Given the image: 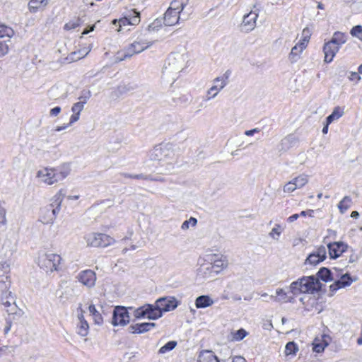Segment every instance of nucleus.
<instances>
[{"label": "nucleus", "instance_id": "nucleus-51", "mask_svg": "<svg viewBox=\"0 0 362 362\" xmlns=\"http://www.w3.org/2000/svg\"><path fill=\"white\" fill-rule=\"evenodd\" d=\"M197 223V220L194 217H190L189 219L186 220L182 223V224L181 226V228L182 230H187L189 228V224H191L192 226H195Z\"/></svg>", "mask_w": 362, "mask_h": 362}, {"label": "nucleus", "instance_id": "nucleus-16", "mask_svg": "<svg viewBox=\"0 0 362 362\" xmlns=\"http://www.w3.org/2000/svg\"><path fill=\"white\" fill-rule=\"evenodd\" d=\"M77 279L83 285L88 288H92L95 284L96 274L90 269H86L81 272Z\"/></svg>", "mask_w": 362, "mask_h": 362}, {"label": "nucleus", "instance_id": "nucleus-20", "mask_svg": "<svg viewBox=\"0 0 362 362\" xmlns=\"http://www.w3.org/2000/svg\"><path fill=\"white\" fill-rule=\"evenodd\" d=\"M327 247L330 258L337 259L346 251L348 245L342 242H334L327 244Z\"/></svg>", "mask_w": 362, "mask_h": 362}, {"label": "nucleus", "instance_id": "nucleus-33", "mask_svg": "<svg viewBox=\"0 0 362 362\" xmlns=\"http://www.w3.org/2000/svg\"><path fill=\"white\" fill-rule=\"evenodd\" d=\"M71 168L69 163H63L57 169V175L59 181L65 179L70 173Z\"/></svg>", "mask_w": 362, "mask_h": 362}, {"label": "nucleus", "instance_id": "nucleus-18", "mask_svg": "<svg viewBox=\"0 0 362 362\" xmlns=\"http://www.w3.org/2000/svg\"><path fill=\"white\" fill-rule=\"evenodd\" d=\"M228 266V260L226 257L221 256V258L214 259V262L203 267V269L208 271L209 274L214 272L218 274Z\"/></svg>", "mask_w": 362, "mask_h": 362}, {"label": "nucleus", "instance_id": "nucleus-29", "mask_svg": "<svg viewBox=\"0 0 362 362\" xmlns=\"http://www.w3.org/2000/svg\"><path fill=\"white\" fill-rule=\"evenodd\" d=\"M84 105L77 102L71 107L73 115L70 117L69 124H72L79 119L80 113L83 110Z\"/></svg>", "mask_w": 362, "mask_h": 362}, {"label": "nucleus", "instance_id": "nucleus-40", "mask_svg": "<svg viewBox=\"0 0 362 362\" xmlns=\"http://www.w3.org/2000/svg\"><path fill=\"white\" fill-rule=\"evenodd\" d=\"M89 332V325L87 321H82V322H78L77 325V333L82 336L86 337Z\"/></svg>", "mask_w": 362, "mask_h": 362}, {"label": "nucleus", "instance_id": "nucleus-1", "mask_svg": "<svg viewBox=\"0 0 362 362\" xmlns=\"http://www.w3.org/2000/svg\"><path fill=\"white\" fill-rule=\"evenodd\" d=\"M173 145L168 143L154 146L150 151L149 158L151 160L158 161L160 166H165V172L171 173L174 169V163L175 161V153Z\"/></svg>", "mask_w": 362, "mask_h": 362}, {"label": "nucleus", "instance_id": "nucleus-45", "mask_svg": "<svg viewBox=\"0 0 362 362\" xmlns=\"http://www.w3.org/2000/svg\"><path fill=\"white\" fill-rule=\"evenodd\" d=\"M232 334L233 341H240L243 339L248 334V333L243 328H240L236 332L232 333Z\"/></svg>", "mask_w": 362, "mask_h": 362}, {"label": "nucleus", "instance_id": "nucleus-7", "mask_svg": "<svg viewBox=\"0 0 362 362\" xmlns=\"http://www.w3.org/2000/svg\"><path fill=\"white\" fill-rule=\"evenodd\" d=\"M140 22V13L136 11L135 9H132L129 11V13L126 14L124 17L119 20L115 19L112 21V23L116 26L117 32H122V28L126 25H136Z\"/></svg>", "mask_w": 362, "mask_h": 362}, {"label": "nucleus", "instance_id": "nucleus-59", "mask_svg": "<svg viewBox=\"0 0 362 362\" xmlns=\"http://www.w3.org/2000/svg\"><path fill=\"white\" fill-rule=\"evenodd\" d=\"M61 112V107H55L50 110L49 115L50 116L54 117L58 115Z\"/></svg>", "mask_w": 362, "mask_h": 362}, {"label": "nucleus", "instance_id": "nucleus-49", "mask_svg": "<svg viewBox=\"0 0 362 362\" xmlns=\"http://www.w3.org/2000/svg\"><path fill=\"white\" fill-rule=\"evenodd\" d=\"M350 33L351 35L358 37L362 41V26L356 25L351 30Z\"/></svg>", "mask_w": 362, "mask_h": 362}, {"label": "nucleus", "instance_id": "nucleus-60", "mask_svg": "<svg viewBox=\"0 0 362 362\" xmlns=\"http://www.w3.org/2000/svg\"><path fill=\"white\" fill-rule=\"evenodd\" d=\"M259 132V129L258 128H255L250 130H247L245 132V134L246 136H252L255 133H257Z\"/></svg>", "mask_w": 362, "mask_h": 362}, {"label": "nucleus", "instance_id": "nucleus-50", "mask_svg": "<svg viewBox=\"0 0 362 362\" xmlns=\"http://www.w3.org/2000/svg\"><path fill=\"white\" fill-rule=\"evenodd\" d=\"M10 272V265L6 262H0V277H3Z\"/></svg>", "mask_w": 362, "mask_h": 362}, {"label": "nucleus", "instance_id": "nucleus-19", "mask_svg": "<svg viewBox=\"0 0 362 362\" xmlns=\"http://www.w3.org/2000/svg\"><path fill=\"white\" fill-rule=\"evenodd\" d=\"M298 141V137L293 134H289L281 141L278 150L280 153H285L290 148L297 146Z\"/></svg>", "mask_w": 362, "mask_h": 362}, {"label": "nucleus", "instance_id": "nucleus-22", "mask_svg": "<svg viewBox=\"0 0 362 362\" xmlns=\"http://www.w3.org/2000/svg\"><path fill=\"white\" fill-rule=\"evenodd\" d=\"M339 49L340 47L332 43L330 41L325 43L323 47V52L325 54L324 61L326 63H330L332 62L334 56L339 52Z\"/></svg>", "mask_w": 362, "mask_h": 362}, {"label": "nucleus", "instance_id": "nucleus-64", "mask_svg": "<svg viewBox=\"0 0 362 362\" xmlns=\"http://www.w3.org/2000/svg\"><path fill=\"white\" fill-rule=\"evenodd\" d=\"M232 362H246L245 359L242 356H235Z\"/></svg>", "mask_w": 362, "mask_h": 362}, {"label": "nucleus", "instance_id": "nucleus-28", "mask_svg": "<svg viewBox=\"0 0 362 362\" xmlns=\"http://www.w3.org/2000/svg\"><path fill=\"white\" fill-rule=\"evenodd\" d=\"M214 304L212 298L207 295L198 296L195 300V305L197 308H205Z\"/></svg>", "mask_w": 362, "mask_h": 362}, {"label": "nucleus", "instance_id": "nucleus-35", "mask_svg": "<svg viewBox=\"0 0 362 362\" xmlns=\"http://www.w3.org/2000/svg\"><path fill=\"white\" fill-rule=\"evenodd\" d=\"M88 310L93 316L95 324L101 325L103 322L101 314L96 310L95 305L91 304L88 307Z\"/></svg>", "mask_w": 362, "mask_h": 362}, {"label": "nucleus", "instance_id": "nucleus-62", "mask_svg": "<svg viewBox=\"0 0 362 362\" xmlns=\"http://www.w3.org/2000/svg\"><path fill=\"white\" fill-rule=\"evenodd\" d=\"M298 217H299V214H293L292 216H289L288 218L287 221L289 223H292L294 221L297 220Z\"/></svg>", "mask_w": 362, "mask_h": 362}, {"label": "nucleus", "instance_id": "nucleus-6", "mask_svg": "<svg viewBox=\"0 0 362 362\" xmlns=\"http://www.w3.org/2000/svg\"><path fill=\"white\" fill-rule=\"evenodd\" d=\"M133 315L136 319L147 318L155 320L161 317L160 311L154 308L153 304H145L134 310Z\"/></svg>", "mask_w": 362, "mask_h": 362}, {"label": "nucleus", "instance_id": "nucleus-34", "mask_svg": "<svg viewBox=\"0 0 362 362\" xmlns=\"http://www.w3.org/2000/svg\"><path fill=\"white\" fill-rule=\"evenodd\" d=\"M317 279H320L325 282H327L333 279L331 271L327 267L320 268L318 272L317 273Z\"/></svg>", "mask_w": 362, "mask_h": 362}, {"label": "nucleus", "instance_id": "nucleus-14", "mask_svg": "<svg viewBox=\"0 0 362 362\" xmlns=\"http://www.w3.org/2000/svg\"><path fill=\"white\" fill-rule=\"evenodd\" d=\"M37 177L43 183L49 185H52L59 181L57 175L56 168H45L40 170L37 173Z\"/></svg>", "mask_w": 362, "mask_h": 362}, {"label": "nucleus", "instance_id": "nucleus-39", "mask_svg": "<svg viewBox=\"0 0 362 362\" xmlns=\"http://www.w3.org/2000/svg\"><path fill=\"white\" fill-rule=\"evenodd\" d=\"M284 227L281 226L280 224H275L274 227L272 229L271 232L269 233L270 238L275 240H278L281 233L284 231Z\"/></svg>", "mask_w": 362, "mask_h": 362}, {"label": "nucleus", "instance_id": "nucleus-13", "mask_svg": "<svg viewBox=\"0 0 362 362\" xmlns=\"http://www.w3.org/2000/svg\"><path fill=\"white\" fill-rule=\"evenodd\" d=\"M154 305V308L161 313V317L164 312H168L175 310L178 306V301L174 297H162L158 298Z\"/></svg>", "mask_w": 362, "mask_h": 362}, {"label": "nucleus", "instance_id": "nucleus-24", "mask_svg": "<svg viewBox=\"0 0 362 362\" xmlns=\"http://www.w3.org/2000/svg\"><path fill=\"white\" fill-rule=\"evenodd\" d=\"M180 11H176V8L169 7L164 14V23L167 26H171L178 23L180 19Z\"/></svg>", "mask_w": 362, "mask_h": 362}, {"label": "nucleus", "instance_id": "nucleus-11", "mask_svg": "<svg viewBox=\"0 0 362 362\" xmlns=\"http://www.w3.org/2000/svg\"><path fill=\"white\" fill-rule=\"evenodd\" d=\"M130 320L128 308L124 306H116L113 310L112 324L113 326H125Z\"/></svg>", "mask_w": 362, "mask_h": 362}, {"label": "nucleus", "instance_id": "nucleus-27", "mask_svg": "<svg viewBox=\"0 0 362 362\" xmlns=\"http://www.w3.org/2000/svg\"><path fill=\"white\" fill-rule=\"evenodd\" d=\"M198 362H219L218 357L212 351H202L198 356Z\"/></svg>", "mask_w": 362, "mask_h": 362}, {"label": "nucleus", "instance_id": "nucleus-46", "mask_svg": "<svg viewBox=\"0 0 362 362\" xmlns=\"http://www.w3.org/2000/svg\"><path fill=\"white\" fill-rule=\"evenodd\" d=\"M90 49L86 50H79L78 52H74L70 54V59L72 61H76L82 57H84L90 52Z\"/></svg>", "mask_w": 362, "mask_h": 362}, {"label": "nucleus", "instance_id": "nucleus-55", "mask_svg": "<svg viewBox=\"0 0 362 362\" xmlns=\"http://www.w3.org/2000/svg\"><path fill=\"white\" fill-rule=\"evenodd\" d=\"M296 189L297 188L292 180L288 182L284 186V192H292Z\"/></svg>", "mask_w": 362, "mask_h": 362}, {"label": "nucleus", "instance_id": "nucleus-61", "mask_svg": "<svg viewBox=\"0 0 362 362\" xmlns=\"http://www.w3.org/2000/svg\"><path fill=\"white\" fill-rule=\"evenodd\" d=\"M6 221V211L4 209H0V222L4 223Z\"/></svg>", "mask_w": 362, "mask_h": 362}, {"label": "nucleus", "instance_id": "nucleus-32", "mask_svg": "<svg viewBox=\"0 0 362 362\" xmlns=\"http://www.w3.org/2000/svg\"><path fill=\"white\" fill-rule=\"evenodd\" d=\"M269 299L276 302L291 301L287 293L282 288H278L276 291V296L270 295Z\"/></svg>", "mask_w": 362, "mask_h": 362}, {"label": "nucleus", "instance_id": "nucleus-36", "mask_svg": "<svg viewBox=\"0 0 362 362\" xmlns=\"http://www.w3.org/2000/svg\"><path fill=\"white\" fill-rule=\"evenodd\" d=\"M352 199L349 196H345L338 204V208L341 214H344L351 206Z\"/></svg>", "mask_w": 362, "mask_h": 362}, {"label": "nucleus", "instance_id": "nucleus-15", "mask_svg": "<svg viewBox=\"0 0 362 362\" xmlns=\"http://www.w3.org/2000/svg\"><path fill=\"white\" fill-rule=\"evenodd\" d=\"M257 17L258 14L252 11L244 15L240 26V30L246 33L253 30L256 27Z\"/></svg>", "mask_w": 362, "mask_h": 362}, {"label": "nucleus", "instance_id": "nucleus-44", "mask_svg": "<svg viewBox=\"0 0 362 362\" xmlns=\"http://www.w3.org/2000/svg\"><path fill=\"white\" fill-rule=\"evenodd\" d=\"M81 23V20L80 18H77L76 19L69 21L64 25V30H71L78 27Z\"/></svg>", "mask_w": 362, "mask_h": 362}, {"label": "nucleus", "instance_id": "nucleus-8", "mask_svg": "<svg viewBox=\"0 0 362 362\" xmlns=\"http://www.w3.org/2000/svg\"><path fill=\"white\" fill-rule=\"evenodd\" d=\"M87 245L92 247H107L114 243V239L104 233H92L86 235Z\"/></svg>", "mask_w": 362, "mask_h": 362}, {"label": "nucleus", "instance_id": "nucleus-52", "mask_svg": "<svg viewBox=\"0 0 362 362\" xmlns=\"http://www.w3.org/2000/svg\"><path fill=\"white\" fill-rule=\"evenodd\" d=\"M90 97L91 92L90 90H83L82 91L81 95L78 98V102L85 105Z\"/></svg>", "mask_w": 362, "mask_h": 362}, {"label": "nucleus", "instance_id": "nucleus-42", "mask_svg": "<svg viewBox=\"0 0 362 362\" xmlns=\"http://www.w3.org/2000/svg\"><path fill=\"white\" fill-rule=\"evenodd\" d=\"M187 1L188 0H175L171 2L170 7L176 8V11H180L181 12L186 6Z\"/></svg>", "mask_w": 362, "mask_h": 362}, {"label": "nucleus", "instance_id": "nucleus-43", "mask_svg": "<svg viewBox=\"0 0 362 362\" xmlns=\"http://www.w3.org/2000/svg\"><path fill=\"white\" fill-rule=\"evenodd\" d=\"M177 346V341H170L168 343H166L164 346L160 347V349L158 351V353L160 354H165L168 351H172Z\"/></svg>", "mask_w": 362, "mask_h": 362}, {"label": "nucleus", "instance_id": "nucleus-21", "mask_svg": "<svg viewBox=\"0 0 362 362\" xmlns=\"http://www.w3.org/2000/svg\"><path fill=\"white\" fill-rule=\"evenodd\" d=\"M352 282H353V279L351 277L349 274L346 273V274H342L339 279L335 281L334 282V284L330 285V286H329L330 292L334 293L340 288L349 286L352 284ZM331 295L332 296L333 293H332Z\"/></svg>", "mask_w": 362, "mask_h": 362}, {"label": "nucleus", "instance_id": "nucleus-63", "mask_svg": "<svg viewBox=\"0 0 362 362\" xmlns=\"http://www.w3.org/2000/svg\"><path fill=\"white\" fill-rule=\"evenodd\" d=\"M94 28H95V25H93L90 26L88 28L84 29L83 31L82 32V35L88 34L90 32L93 31Z\"/></svg>", "mask_w": 362, "mask_h": 362}, {"label": "nucleus", "instance_id": "nucleus-23", "mask_svg": "<svg viewBox=\"0 0 362 362\" xmlns=\"http://www.w3.org/2000/svg\"><path fill=\"white\" fill-rule=\"evenodd\" d=\"M156 327L154 322H143L132 325L128 327V331L131 334H144L150 331Z\"/></svg>", "mask_w": 362, "mask_h": 362}, {"label": "nucleus", "instance_id": "nucleus-54", "mask_svg": "<svg viewBox=\"0 0 362 362\" xmlns=\"http://www.w3.org/2000/svg\"><path fill=\"white\" fill-rule=\"evenodd\" d=\"M327 346V344H323L320 342L315 341L313 343V351L317 353H320L324 351L325 347Z\"/></svg>", "mask_w": 362, "mask_h": 362}, {"label": "nucleus", "instance_id": "nucleus-25", "mask_svg": "<svg viewBox=\"0 0 362 362\" xmlns=\"http://www.w3.org/2000/svg\"><path fill=\"white\" fill-rule=\"evenodd\" d=\"M136 86L131 83L119 85L116 89L111 92L110 98L112 100H117L122 95L134 90Z\"/></svg>", "mask_w": 362, "mask_h": 362}, {"label": "nucleus", "instance_id": "nucleus-53", "mask_svg": "<svg viewBox=\"0 0 362 362\" xmlns=\"http://www.w3.org/2000/svg\"><path fill=\"white\" fill-rule=\"evenodd\" d=\"M122 175L124 177L133 178V179H142V180H149L150 179L149 175H144V174L132 175V174H128V173H123Z\"/></svg>", "mask_w": 362, "mask_h": 362}, {"label": "nucleus", "instance_id": "nucleus-58", "mask_svg": "<svg viewBox=\"0 0 362 362\" xmlns=\"http://www.w3.org/2000/svg\"><path fill=\"white\" fill-rule=\"evenodd\" d=\"M349 79L350 81H356V83H358L361 80V77L360 76L358 72H351L350 75L349 76Z\"/></svg>", "mask_w": 362, "mask_h": 362}, {"label": "nucleus", "instance_id": "nucleus-10", "mask_svg": "<svg viewBox=\"0 0 362 362\" xmlns=\"http://www.w3.org/2000/svg\"><path fill=\"white\" fill-rule=\"evenodd\" d=\"M1 300L2 305H4L5 308H6V312L9 315H16L21 316L23 315V311L18 308L15 302V298L12 296L11 291H4L1 294Z\"/></svg>", "mask_w": 362, "mask_h": 362}, {"label": "nucleus", "instance_id": "nucleus-9", "mask_svg": "<svg viewBox=\"0 0 362 362\" xmlns=\"http://www.w3.org/2000/svg\"><path fill=\"white\" fill-rule=\"evenodd\" d=\"M230 71H227L221 76L216 77L214 81V85L207 90L206 100L214 98L218 93L228 84Z\"/></svg>", "mask_w": 362, "mask_h": 362}, {"label": "nucleus", "instance_id": "nucleus-12", "mask_svg": "<svg viewBox=\"0 0 362 362\" xmlns=\"http://www.w3.org/2000/svg\"><path fill=\"white\" fill-rule=\"evenodd\" d=\"M153 42L146 41H135L130 44L129 47L123 51V56L120 60L130 58L135 54H139L152 45Z\"/></svg>", "mask_w": 362, "mask_h": 362}, {"label": "nucleus", "instance_id": "nucleus-57", "mask_svg": "<svg viewBox=\"0 0 362 362\" xmlns=\"http://www.w3.org/2000/svg\"><path fill=\"white\" fill-rule=\"evenodd\" d=\"M159 27H160V21L157 20L148 25V31L158 30Z\"/></svg>", "mask_w": 362, "mask_h": 362}, {"label": "nucleus", "instance_id": "nucleus-38", "mask_svg": "<svg viewBox=\"0 0 362 362\" xmlns=\"http://www.w3.org/2000/svg\"><path fill=\"white\" fill-rule=\"evenodd\" d=\"M343 113L344 112L339 107H336L332 114L326 118V122H327V124H331L335 119L340 118L343 115Z\"/></svg>", "mask_w": 362, "mask_h": 362}, {"label": "nucleus", "instance_id": "nucleus-48", "mask_svg": "<svg viewBox=\"0 0 362 362\" xmlns=\"http://www.w3.org/2000/svg\"><path fill=\"white\" fill-rule=\"evenodd\" d=\"M311 36V31L309 28H305L302 31V40L300 42H305V45L307 46V43L309 42Z\"/></svg>", "mask_w": 362, "mask_h": 362}, {"label": "nucleus", "instance_id": "nucleus-2", "mask_svg": "<svg viewBox=\"0 0 362 362\" xmlns=\"http://www.w3.org/2000/svg\"><path fill=\"white\" fill-rule=\"evenodd\" d=\"M187 58L188 57L185 54L171 53L165 60L162 71L163 74L167 78L172 77V79L175 81V76L185 66Z\"/></svg>", "mask_w": 362, "mask_h": 362}, {"label": "nucleus", "instance_id": "nucleus-37", "mask_svg": "<svg viewBox=\"0 0 362 362\" xmlns=\"http://www.w3.org/2000/svg\"><path fill=\"white\" fill-rule=\"evenodd\" d=\"M13 35H14V31L11 27H9L4 23H2L0 25V38H4V37L11 38Z\"/></svg>", "mask_w": 362, "mask_h": 362}, {"label": "nucleus", "instance_id": "nucleus-41", "mask_svg": "<svg viewBox=\"0 0 362 362\" xmlns=\"http://www.w3.org/2000/svg\"><path fill=\"white\" fill-rule=\"evenodd\" d=\"M292 181L293 182V184L296 185V188H301L308 183V175L303 174L300 175L293 179Z\"/></svg>", "mask_w": 362, "mask_h": 362}, {"label": "nucleus", "instance_id": "nucleus-31", "mask_svg": "<svg viewBox=\"0 0 362 362\" xmlns=\"http://www.w3.org/2000/svg\"><path fill=\"white\" fill-rule=\"evenodd\" d=\"M346 35L343 33L337 31L333 34V36L329 41L332 43L337 45L339 47H341V45L346 42Z\"/></svg>", "mask_w": 362, "mask_h": 362}, {"label": "nucleus", "instance_id": "nucleus-17", "mask_svg": "<svg viewBox=\"0 0 362 362\" xmlns=\"http://www.w3.org/2000/svg\"><path fill=\"white\" fill-rule=\"evenodd\" d=\"M327 255V250L325 246L319 247L315 252L310 254L305 260V264L312 265H317L320 262L325 259Z\"/></svg>", "mask_w": 362, "mask_h": 362}, {"label": "nucleus", "instance_id": "nucleus-56", "mask_svg": "<svg viewBox=\"0 0 362 362\" xmlns=\"http://www.w3.org/2000/svg\"><path fill=\"white\" fill-rule=\"evenodd\" d=\"M8 52V45L2 42H0V57L6 54Z\"/></svg>", "mask_w": 362, "mask_h": 362}, {"label": "nucleus", "instance_id": "nucleus-5", "mask_svg": "<svg viewBox=\"0 0 362 362\" xmlns=\"http://www.w3.org/2000/svg\"><path fill=\"white\" fill-rule=\"evenodd\" d=\"M62 257L54 253L40 252L37 259L38 266L47 273L57 271Z\"/></svg>", "mask_w": 362, "mask_h": 362}, {"label": "nucleus", "instance_id": "nucleus-3", "mask_svg": "<svg viewBox=\"0 0 362 362\" xmlns=\"http://www.w3.org/2000/svg\"><path fill=\"white\" fill-rule=\"evenodd\" d=\"M66 196V192L61 189L52 198V202L41 209L40 221L44 224L53 223L61 209V204Z\"/></svg>", "mask_w": 362, "mask_h": 362}, {"label": "nucleus", "instance_id": "nucleus-4", "mask_svg": "<svg viewBox=\"0 0 362 362\" xmlns=\"http://www.w3.org/2000/svg\"><path fill=\"white\" fill-rule=\"evenodd\" d=\"M322 284L314 276H303L291 283V292L293 295L299 293H314L321 289Z\"/></svg>", "mask_w": 362, "mask_h": 362}, {"label": "nucleus", "instance_id": "nucleus-30", "mask_svg": "<svg viewBox=\"0 0 362 362\" xmlns=\"http://www.w3.org/2000/svg\"><path fill=\"white\" fill-rule=\"evenodd\" d=\"M47 0H30L28 3V8L31 13H36L40 8L45 7Z\"/></svg>", "mask_w": 362, "mask_h": 362}, {"label": "nucleus", "instance_id": "nucleus-26", "mask_svg": "<svg viewBox=\"0 0 362 362\" xmlns=\"http://www.w3.org/2000/svg\"><path fill=\"white\" fill-rule=\"evenodd\" d=\"M306 45L305 42H299L296 45L289 54L288 59L291 63L296 62L299 59L300 53L305 49Z\"/></svg>", "mask_w": 362, "mask_h": 362}, {"label": "nucleus", "instance_id": "nucleus-47", "mask_svg": "<svg viewBox=\"0 0 362 362\" xmlns=\"http://www.w3.org/2000/svg\"><path fill=\"white\" fill-rule=\"evenodd\" d=\"M297 351L298 346L295 342L289 341L286 344L285 350L286 355L295 354Z\"/></svg>", "mask_w": 362, "mask_h": 362}]
</instances>
